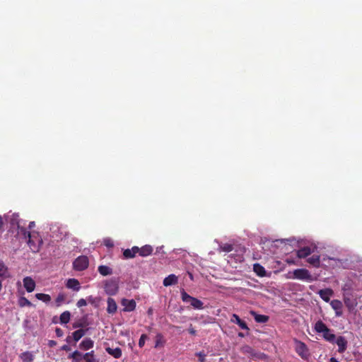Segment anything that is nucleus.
Masks as SVG:
<instances>
[{
  "label": "nucleus",
  "instance_id": "1",
  "mask_svg": "<svg viewBox=\"0 0 362 362\" xmlns=\"http://www.w3.org/2000/svg\"><path fill=\"white\" fill-rule=\"evenodd\" d=\"M18 233L23 235L25 239L28 238L27 243L31 251L33 252H39L40 246L42 244V240L38 233L33 232L31 233L30 232H28L26 228L21 226L19 224H18Z\"/></svg>",
  "mask_w": 362,
  "mask_h": 362
},
{
  "label": "nucleus",
  "instance_id": "2",
  "mask_svg": "<svg viewBox=\"0 0 362 362\" xmlns=\"http://www.w3.org/2000/svg\"><path fill=\"white\" fill-rule=\"evenodd\" d=\"M181 298L184 303H189L193 308L197 310H202L204 308V303L202 300L189 296L184 289L180 291Z\"/></svg>",
  "mask_w": 362,
  "mask_h": 362
},
{
  "label": "nucleus",
  "instance_id": "3",
  "mask_svg": "<svg viewBox=\"0 0 362 362\" xmlns=\"http://www.w3.org/2000/svg\"><path fill=\"white\" fill-rule=\"evenodd\" d=\"M293 278L298 280L312 282L314 281L311 274L306 269H297L293 272Z\"/></svg>",
  "mask_w": 362,
  "mask_h": 362
},
{
  "label": "nucleus",
  "instance_id": "4",
  "mask_svg": "<svg viewBox=\"0 0 362 362\" xmlns=\"http://www.w3.org/2000/svg\"><path fill=\"white\" fill-rule=\"evenodd\" d=\"M89 264L88 259L86 256L81 255L78 257L73 262V268L76 271H83L88 268Z\"/></svg>",
  "mask_w": 362,
  "mask_h": 362
},
{
  "label": "nucleus",
  "instance_id": "5",
  "mask_svg": "<svg viewBox=\"0 0 362 362\" xmlns=\"http://www.w3.org/2000/svg\"><path fill=\"white\" fill-rule=\"evenodd\" d=\"M104 289L107 295L114 296L119 290L118 282L115 279L107 280L105 282Z\"/></svg>",
  "mask_w": 362,
  "mask_h": 362
},
{
  "label": "nucleus",
  "instance_id": "6",
  "mask_svg": "<svg viewBox=\"0 0 362 362\" xmlns=\"http://www.w3.org/2000/svg\"><path fill=\"white\" fill-rule=\"evenodd\" d=\"M296 352L303 359H307L309 356V351L305 343L295 340Z\"/></svg>",
  "mask_w": 362,
  "mask_h": 362
},
{
  "label": "nucleus",
  "instance_id": "7",
  "mask_svg": "<svg viewBox=\"0 0 362 362\" xmlns=\"http://www.w3.org/2000/svg\"><path fill=\"white\" fill-rule=\"evenodd\" d=\"M344 302L346 307L347 308L348 310L350 313L353 312L355 310V308L358 304L356 298L349 296H345L344 297Z\"/></svg>",
  "mask_w": 362,
  "mask_h": 362
},
{
  "label": "nucleus",
  "instance_id": "8",
  "mask_svg": "<svg viewBox=\"0 0 362 362\" xmlns=\"http://www.w3.org/2000/svg\"><path fill=\"white\" fill-rule=\"evenodd\" d=\"M122 305L124 307L123 311L124 312H131L133 311L136 308V302L134 300H128L124 298L122 300Z\"/></svg>",
  "mask_w": 362,
  "mask_h": 362
},
{
  "label": "nucleus",
  "instance_id": "9",
  "mask_svg": "<svg viewBox=\"0 0 362 362\" xmlns=\"http://www.w3.org/2000/svg\"><path fill=\"white\" fill-rule=\"evenodd\" d=\"M23 286L25 290L30 293L35 288V282L31 277L26 276L23 279Z\"/></svg>",
  "mask_w": 362,
  "mask_h": 362
},
{
  "label": "nucleus",
  "instance_id": "10",
  "mask_svg": "<svg viewBox=\"0 0 362 362\" xmlns=\"http://www.w3.org/2000/svg\"><path fill=\"white\" fill-rule=\"evenodd\" d=\"M330 305L333 310H335L336 316L340 317L342 315V303L339 300H333L330 302Z\"/></svg>",
  "mask_w": 362,
  "mask_h": 362
},
{
  "label": "nucleus",
  "instance_id": "11",
  "mask_svg": "<svg viewBox=\"0 0 362 362\" xmlns=\"http://www.w3.org/2000/svg\"><path fill=\"white\" fill-rule=\"evenodd\" d=\"M153 247L150 245H145L141 247H139L138 253L141 257H148L151 255L153 252Z\"/></svg>",
  "mask_w": 362,
  "mask_h": 362
},
{
  "label": "nucleus",
  "instance_id": "12",
  "mask_svg": "<svg viewBox=\"0 0 362 362\" xmlns=\"http://www.w3.org/2000/svg\"><path fill=\"white\" fill-rule=\"evenodd\" d=\"M318 294L323 300L328 303L333 295V291L331 288L321 289L318 291Z\"/></svg>",
  "mask_w": 362,
  "mask_h": 362
},
{
  "label": "nucleus",
  "instance_id": "13",
  "mask_svg": "<svg viewBox=\"0 0 362 362\" xmlns=\"http://www.w3.org/2000/svg\"><path fill=\"white\" fill-rule=\"evenodd\" d=\"M139 247L133 246L131 249H126L123 251V256L124 259H132L136 257L138 253Z\"/></svg>",
  "mask_w": 362,
  "mask_h": 362
},
{
  "label": "nucleus",
  "instance_id": "14",
  "mask_svg": "<svg viewBox=\"0 0 362 362\" xmlns=\"http://www.w3.org/2000/svg\"><path fill=\"white\" fill-rule=\"evenodd\" d=\"M66 286L75 291H78L81 288L80 283L76 279H69L66 281Z\"/></svg>",
  "mask_w": 362,
  "mask_h": 362
},
{
  "label": "nucleus",
  "instance_id": "15",
  "mask_svg": "<svg viewBox=\"0 0 362 362\" xmlns=\"http://www.w3.org/2000/svg\"><path fill=\"white\" fill-rule=\"evenodd\" d=\"M230 321L233 323H235L237 325H238V326L243 329H245V330H249V327H247V323L243 321V320H241L239 316L236 314H233L232 315V317L230 319Z\"/></svg>",
  "mask_w": 362,
  "mask_h": 362
},
{
  "label": "nucleus",
  "instance_id": "16",
  "mask_svg": "<svg viewBox=\"0 0 362 362\" xmlns=\"http://www.w3.org/2000/svg\"><path fill=\"white\" fill-rule=\"evenodd\" d=\"M312 252L313 250L310 247H303L296 251V255L298 258L302 259L308 257Z\"/></svg>",
  "mask_w": 362,
  "mask_h": 362
},
{
  "label": "nucleus",
  "instance_id": "17",
  "mask_svg": "<svg viewBox=\"0 0 362 362\" xmlns=\"http://www.w3.org/2000/svg\"><path fill=\"white\" fill-rule=\"evenodd\" d=\"M93 346L94 341L90 338H86L79 344V348L85 351L92 349Z\"/></svg>",
  "mask_w": 362,
  "mask_h": 362
},
{
  "label": "nucleus",
  "instance_id": "18",
  "mask_svg": "<svg viewBox=\"0 0 362 362\" xmlns=\"http://www.w3.org/2000/svg\"><path fill=\"white\" fill-rule=\"evenodd\" d=\"M336 344H337L339 349L338 351L339 353H344L347 347V341L344 337H339L336 340Z\"/></svg>",
  "mask_w": 362,
  "mask_h": 362
},
{
  "label": "nucleus",
  "instance_id": "19",
  "mask_svg": "<svg viewBox=\"0 0 362 362\" xmlns=\"http://www.w3.org/2000/svg\"><path fill=\"white\" fill-rule=\"evenodd\" d=\"M107 312L109 314H115L117 312V305L115 300L112 298H108L107 300Z\"/></svg>",
  "mask_w": 362,
  "mask_h": 362
},
{
  "label": "nucleus",
  "instance_id": "20",
  "mask_svg": "<svg viewBox=\"0 0 362 362\" xmlns=\"http://www.w3.org/2000/svg\"><path fill=\"white\" fill-rule=\"evenodd\" d=\"M105 351L108 354L111 355L115 358H121L122 354V349L119 347H117L115 349H112L110 347H106Z\"/></svg>",
  "mask_w": 362,
  "mask_h": 362
},
{
  "label": "nucleus",
  "instance_id": "21",
  "mask_svg": "<svg viewBox=\"0 0 362 362\" xmlns=\"http://www.w3.org/2000/svg\"><path fill=\"white\" fill-rule=\"evenodd\" d=\"M251 315L253 316L255 320L258 323H266L269 320V316L258 314L255 311H251Z\"/></svg>",
  "mask_w": 362,
  "mask_h": 362
},
{
  "label": "nucleus",
  "instance_id": "22",
  "mask_svg": "<svg viewBox=\"0 0 362 362\" xmlns=\"http://www.w3.org/2000/svg\"><path fill=\"white\" fill-rule=\"evenodd\" d=\"M177 283V277L175 274H170L165 277L163 280V285L165 286H169Z\"/></svg>",
  "mask_w": 362,
  "mask_h": 362
},
{
  "label": "nucleus",
  "instance_id": "23",
  "mask_svg": "<svg viewBox=\"0 0 362 362\" xmlns=\"http://www.w3.org/2000/svg\"><path fill=\"white\" fill-rule=\"evenodd\" d=\"M307 262L314 267L318 268L320 266V256L314 255L308 258Z\"/></svg>",
  "mask_w": 362,
  "mask_h": 362
},
{
  "label": "nucleus",
  "instance_id": "24",
  "mask_svg": "<svg viewBox=\"0 0 362 362\" xmlns=\"http://www.w3.org/2000/svg\"><path fill=\"white\" fill-rule=\"evenodd\" d=\"M314 329L317 333H324L327 332L328 327L322 321L318 320L315 323Z\"/></svg>",
  "mask_w": 362,
  "mask_h": 362
},
{
  "label": "nucleus",
  "instance_id": "25",
  "mask_svg": "<svg viewBox=\"0 0 362 362\" xmlns=\"http://www.w3.org/2000/svg\"><path fill=\"white\" fill-rule=\"evenodd\" d=\"M10 275L8 270V267L5 265L3 261H0V277L3 279H6Z\"/></svg>",
  "mask_w": 362,
  "mask_h": 362
},
{
  "label": "nucleus",
  "instance_id": "26",
  "mask_svg": "<svg viewBox=\"0 0 362 362\" xmlns=\"http://www.w3.org/2000/svg\"><path fill=\"white\" fill-rule=\"evenodd\" d=\"M98 270L103 276H107L112 274V269L106 265H100L98 267Z\"/></svg>",
  "mask_w": 362,
  "mask_h": 362
},
{
  "label": "nucleus",
  "instance_id": "27",
  "mask_svg": "<svg viewBox=\"0 0 362 362\" xmlns=\"http://www.w3.org/2000/svg\"><path fill=\"white\" fill-rule=\"evenodd\" d=\"M86 330L83 329H79L72 333L73 339L76 342L79 341L85 334Z\"/></svg>",
  "mask_w": 362,
  "mask_h": 362
},
{
  "label": "nucleus",
  "instance_id": "28",
  "mask_svg": "<svg viewBox=\"0 0 362 362\" xmlns=\"http://www.w3.org/2000/svg\"><path fill=\"white\" fill-rule=\"evenodd\" d=\"M23 362H32L34 359L33 355L29 351H25L20 356Z\"/></svg>",
  "mask_w": 362,
  "mask_h": 362
},
{
  "label": "nucleus",
  "instance_id": "29",
  "mask_svg": "<svg viewBox=\"0 0 362 362\" xmlns=\"http://www.w3.org/2000/svg\"><path fill=\"white\" fill-rule=\"evenodd\" d=\"M323 334V337L325 340H327V341L329 342H334L335 339H336V336L335 334L331 333V331L330 329L328 328L327 329V332H325Z\"/></svg>",
  "mask_w": 362,
  "mask_h": 362
},
{
  "label": "nucleus",
  "instance_id": "30",
  "mask_svg": "<svg viewBox=\"0 0 362 362\" xmlns=\"http://www.w3.org/2000/svg\"><path fill=\"white\" fill-rule=\"evenodd\" d=\"M71 313L69 311H64L60 315V322L62 324H66L69 322Z\"/></svg>",
  "mask_w": 362,
  "mask_h": 362
},
{
  "label": "nucleus",
  "instance_id": "31",
  "mask_svg": "<svg viewBox=\"0 0 362 362\" xmlns=\"http://www.w3.org/2000/svg\"><path fill=\"white\" fill-rule=\"evenodd\" d=\"M35 298L45 303H49L51 300V297L49 295L42 293H36Z\"/></svg>",
  "mask_w": 362,
  "mask_h": 362
},
{
  "label": "nucleus",
  "instance_id": "32",
  "mask_svg": "<svg viewBox=\"0 0 362 362\" xmlns=\"http://www.w3.org/2000/svg\"><path fill=\"white\" fill-rule=\"evenodd\" d=\"M66 296L64 293H59L55 299L56 307H59L65 301Z\"/></svg>",
  "mask_w": 362,
  "mask_h": 362
},
{
  "label": "nucleus",
  "instance_id": "33",
  "mask_svg": "<svg viewBox=\"0 0 362 362\" xmlns=\"http://www.w3.org/2000/svg\"><path fill=\"white\" fill-rule=\"evenodd\" d=\"M83 358L86 362H95L96 361L95 355H94V351H91L90 352H88V353H86L85 354H83Z\"/></svg>",
  "mask_w": 362,
  "mask_h": 362
},
{
  "label": "nucleus",
  "instance_id": "34",
  "mask_svg": "<svg viewBox=\"0 0 362 362\" xmlns=\"http://www.w3.org/2000/svg\"><path fill=\"white\" fill-rule=\"evenodd\" d=\"M18 305L21 308H23L25 306H28V307L32 306L31 302L30 300H28L25 297H23V296L21 297L18 299Z\"/></svg>",
  "mask_w": 362,
  "mask_h": 362
},
{
  "label": "nucleus",
  "instance_id": "35",
  "mask_svg": "<svg viewBox=\"0 0 362 362\" xmlns=\"http://www.w3.org/2000/svg\"><path fill=\"white\" fill-rule=\"evenodd\" d=\"M254 271L259 276H264L265 275V272H266L264 268L259 264H254Z\"/></svg>",
  "mask_w": 362,
  "mask_h": 362
},
{
  "label": "nucleus",
  "instance_id": "36",
  "mask_svg": "<svg viewBox=\"0 0 362 362\" xmlns=\"http://www.w3.org/2000/svg\"><path fill=\"white\" fill-rule=\"evenodd\" d=\"M165 344V340L163 339V336L162 334L158 333L156 336V344L155 347L163 346Z\"/></svg>",
  "mask_w": 362,
  "mask_h": 362
},
{
  "label": "nucleus",
  "instance_id": "37",
  "mask_svg": "<svg viewBox=\"0 0 362 362\" xmlns=\"http://www.w3.org/2000/svg\"><path fill=\"white\" fill-rule=\"evenodd\" d=\"M83 354L78 351H74L69 356V358H72L74 361H79L83 358Z\"/></svg>",
  "mask_w": 362,
  "mask_h": 362
},
{
  "label": "nucleus",
  "instance_id": "38",
  "mask_svg": "<svg viewBox=\"0 0 362 362\" xmlns=\"http://www.w3.org/2000/svg\"><path fill=\"white\" fill-rule=\"evenodd\" d=\"M195 355L199 358V362H205L206 354L204 351H199L195 354Z\"/></svg>",
  "mask_w": 362,
  "mask_h": 362
},
{
  "label": "nucleus",
  "instance_id": "39",
  "mask_svg": "<svg viewBox=\"0 0 362 362\" xmlns=\"http://www.w3.org/2000/svg\"><path fill=\"white\" fill-rule=\"evenodd\" d=\"M241 350H242V352L244 354H248L250 355H252L253 354L252 348L248 345H245V346H243Z\"/></svg>",
  "mask_w": 362,
  "mask_h": 362
},
{
  "label": "nucleus",
  "instance_id": "40",
  "mask_svg": "<svg viewBox=\"0 0 362 362\" xmlns=\"http://www.w3.org/2000/svg\"><path fill=\"white\" fill-rule=\"evenodd\" d=\"M221 248L223 252H229L233 250V247L232 245L226 243L222 245Z\"/></svg>",
  "mask_w": 362,
  "mask_h": 362
},
{
  "label": "nucleus",
  "instance_id": "41",
  "mask_svg": "<svg viewBox=\"0 0 362 362\" xmlns=\"http://www.w3.org/2000/svg\"><path fill=\"white\" fill-rule=\"evenodd\" d=\"M146 339H147L146 334H141V336L140 337V339L139 340V346L140 348H142L144 346Z\"/></svg>",
  "mask_w": 362,
  "mask_h": 362
},
{
  "label": "nucleus",
  "instance_id": "42",
  "mask_svg": "<svg viewBox=\"0 0 362 362\" xmlns=\"http://www.w3.org/2000/svg\"><path fill=\"white\" fill-rule=\"evenodd\" d=\"M103 244L107 247H112L114 246L113 241L110 238L104 239Z\"/></svg>",
  "mask_w": 362,
  "mask_h": 362
},
{
  "label": "nucleus",
  "instance_id": "43",
  "mask_svg": "<svg viewBox=\"0 0 362 362\" xmlns=\"http://www.w3.org/2000/svg\"><path fill=\"white\" fill-rule=\"evenodd\" d=\"M76 305L78 308L83 307L87 305V302L85 299L81 298L80 300H78Z\"/></svg>",
  "mask_w": 362,
  "mask_h": 362
},
{
  "label": "nucleus",
  "instance_id": "44",
  "mask_svg": "<svg viewBox=\"0 0 362 362\" xmlns=\"http://www.w3.org/2000/svg\"><path fill=\"white\" fill-rule=\"evenodd\" d=\"M56 335L58 337H62L64 335V332L61 328L57 327L55 329Z\"/></svg>",
  "mask_w": 362,
  "mask_h": 362
},
{
  "label": "nucleus",
  "instance_id": "45",
  "mask_svg": "<svg viewBox=\"0 0 362 362\" xmlns=\"http://www.w3.org/2000/svg\"><path fill=\"white\" fill-rule=\"evenodd\" d=\"M188 332L192 335H195L196 332H197L196 330L194 329V327H192V325H190V327L188 329Z\"/></svg>",
  "mask_w": 362,
  "mask_h": 362
},
{
  "label": "nucleus",
  "instance_id": "46",
  "mask_svg": "<svg viewBox=\"0 0 362 362\" xmlns=\"http://www.w3.org/2000/svg\"><path fill=\"white\" fill-rule=\"evenodd\" d=\"M57 344V342L54 340H49V342H48V345L50 346V347H52L54 346H55Z\"/></svg>",
  "mask_w": 362,
  "mask_h": 362
},
{
  "label": "nucleus",
  "instance_id": "47",
  "mask_svg": "<svg viewBox=\"0 0 362 362\" xmlns=\"http://www.w3.org/2000/svg\"><path fill=\"white\" fill-rule=\"evenodd\" d=\"M62 349L64 350V351H68L70 350V347L68 345H64L62 347Z\"/></svg>",
  "mask_w": 362,
  "mask_h": 362
},
{
  "label": "nucleus",
  "instance_id": "48",
  "mask_svg": "<svg viewBox=\"0 0 362 362\" xmlns=\"http://www.w3.org/2000/svg\"><path fill=\"white\" fill-rule=\"evenodd\" d=\"M82 327V324H81V323H75L73 325L74 328H78V327Z\"/></svg>",
  "mask_w": 362,
  "mask_h": 362
},
{
  "label": "nucleus",
  "instance_id": "49",
  "mask_svg": "<svg viewBox=\"0 0 362 362\" xmlns=\"http://www.w3.org/2000/svg\"><path fill=\"white\" fill-rule=\"evenodd\" d=\"M3 226H4V222H3L1 216H0V230L3 228Z\"/></svg>",
  "mask_w": 362,
  "mask_h": 362
},
{
  "label": "nucleus",
  "instance_id": "50",
  "mask_svg": "<svg viewBox=\"0 0 362 362\" xmlns=\"http://www.w3.org/2000/svg\"><path fill=\"white\" fill-rule=\"evenodd\" d=\"M329 362H339L337 358H334V357H332L330 359H329Z\"/></svg>",
  "mask_w": 362,
  "mask_h": 362
},
{
  "label": "nucleus",
  "instance_id": "51",
  "mask_svg": "<svg viewBox=\"0 0 362 362\" xmlns=\"http://www.w3.org/2000/svg\"><path fill=\"white\" fill-rule=\"evenodd\" d=\"M34 226H35V222L31 221V222H30L28 227H29V228H32L33 227H34Z\"/></svg>",
  "mask_w": 362,
  "mask_h": 362
},
{
  "label": "nucleus",
  "instance_id": "52",
  "mask_svg": "<svg viewBox=\"0 0 362 362\" xmlns=\"http://www.w3.org/2000/svg\"><path fill=\"white\" fill-rule=\"evenodd\" d=\"M152 313H153V310H152V308H149V309H148V315H151V314H152Z\"/></svg>",
  "mask_w": 362,
  "mask_h": 362
},
{
  "label": "nucleus",
  "instance_id": "53",
  "mask_svg": "<svg viewBox=\"0 0 362 362\" xmlns=\"http://www.w3.org/2000/svg\"><path fill=\"white\" fill-rule=\"evenodd\" d=\"M238 337H245V334H244L243 333H242V332H239V333H238Z\"/></svg>",
  "mask_w": 362,
  "mask_h": 362
},
{
  "label": "nucleus",
  "instance_id": "54",
  "mask_svg": "<svg viewBox=\"0 0 362 362\" xmlns=\"http://www.w3.org/2000/svg\"><path fill=\"white\" fill-rule=\"evenodd\" d=\"M66 341H67L68 343H69V342H70V340H71L70 337H67V338H66Z\"/></svg>",
  "mask_w": 362,
  "mask_h": 362
},
{
  "label": "nucleus",
  "instance_id": "55",
  "mask_svg": "<svg viewBox=\"0 0 362 362\" xmlns=\"http://www.w3.org/2000/svg\"><path fill=\"white\" fill-rule=\"evenodd\" d=\"M287 262H288V263H293V261H292V260H288Z\"/></svg>",
  "mask_w": 362,
  "mask_h": 362
}]
</instances>
